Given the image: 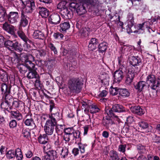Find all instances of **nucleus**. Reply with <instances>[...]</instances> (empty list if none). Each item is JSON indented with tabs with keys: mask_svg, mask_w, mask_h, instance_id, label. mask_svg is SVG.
Returning <instances> with one entry per match:
<instances>
[{
	"mask_svg": "<svg viewBox=\"0 0 160 160\" xmlns=\"http://www.w3.org/2000/svg\"><path fill=\"white\" fill-rule=\"evenodd\" d=\"M68 84L72 92L78 93L81 90L83 83L79 78H72L69 80Z\"/></svg>",
	"mask_w": 160,
	"mask_h": 160,
	"instance_id": "1",
	"label": "nucleus"
},
{
	"mask_svg": "<svg viewBox=\"0 0 160 160\" xmlns=\"http://www.w3.org/2000/svg\"><path fill=\"white\" fill-rule=\"evenodd\" d=\"M146 82L148 88L156 90L160 88V79L157 78L156 76L153 74H150L148 75L146 78Z\"/></svg>",
	"mask_w": 160,
	"mask_h": 160,
	"instance_id": "2",
	"label": "nucleus"
},
{
	"mask_svg": "<svg viewBox=\"0 0 160 160\" xmlns=\"http://www.w3.org/2000/svg\"><path fill=\"white\" fill-rule=\"evenodd\" d=\"M69 6L70 9L71 10H75L79 15H83L87 12L86 8V4L83 2L78 3L71 2L69 3Z\"/></svg>",
	"mask_w": 160,
	"mask_h": 160,
	"instance_id": "3",
	"label": "nucleus"
},
{
	"mask_svg": "<svg viewBox=\"0 0 160 160\" xmlns=\"http://www.w3.org/2000/svg\"><path fill=\"white\" fill-rule=\"evenodd\" d=\"M33 66L32 65V66H31L30 68L28 67L29 70L27 77L28 79H35V85L37 87H40L41 85L40 77L36 71L37 68H35V65L34 63L33 64Z\"/></svg>",
	"mask_w": 160,
	"mask_h": 160,
	"instance_id": "4",
	"label": "nucleus"
},
{
	"mask_svg": "<svg viewBox=\"0 0 160 160\" xmlns=\"http://www.w3.org/2000/svg\"><path fill=\"white\" fill-rule=\"evenodd\" d=\"M4 45L9 50H13L21 52L23 50L22 45L16 40H5L4 42Z\"/></svg>",
	"mask_w": 160,
	"mask_h": 160,
	"instance_id": "5",
	"label": "nucleus"
},
{
	"mask_svg": "<svg viewBox=\"0 0 160 160\" xmlns=\"http://www.w3.org/2000/svg\"><path fill=\"white\" fill-rule=\"evenodd\" d=\"M20 60L24 64H26L28 67L30 68L33 66L32 62L35 61L34 57L31 54L28 55L25 53H22L20 55Z\"/></svg>",
	"mask_w": 160,
	"mask_h": 160,
	"instance_id": "6",
	"label": "nucleus"
},
{
	"mask_svg": "<svg viewBox=\"0 0 160 160\" xmlns=\"http://www.w3.org/2000/svg\"><path fill=\"white\" fill-rule=\"evenodd\" d=\"M126 112L125 108L122 105L119 104H115L113 105L111 110H109L108 114L111 117L118 118V116L115 115L114 112Z\"/></svg>",
	"mask_w": 160,
	"mask_h": 160,
	"instance_id": "7",
	"label": "nucleus"
},
{
	"mask_svg": "<svg viewBox=\"0 0 160 160\" xmlns=\"http://www.w3.org/2000/svg\"><path fill=\"white\" fill-rule=\"evenodd\" d=\"M140 71V68H137L134 70L133 69L129 68L128 69V75L125 80V82L127 85L130 84L132 82L135 76Z\"/></svg>",
	"mask_w": 160,
	"mask_h": 160,
	"instance_id": "8",
	"label": "nucleus"
},
{
	"mask_svg": "<svg viewBox=\"0 0 160 160\" xmlns=\"http://www.w3.org/2000/svg\"><path fill=\"white\" fill-rule=\"evenodd\" d=\"M56 125V123L47 120L44 126V130L46 134L48 135H52L55 130Z\"/></svg>",
	"mask_w": 160,
	"mask_h": 160,
	"instance_id": "9",
	"label": "nucleus"
},
{
	"mask_svg": "<svg viewBox=\"0 0 160 160\" xmlns=\"http://www.w3.org/2000/svg\"><path fill=\"white\" fill-rule=\"evenodd\" d=\"M22 3L25 5V12L27 13L31 12L36 8L35 2L33 0H20Z\"/></svg>",
	"mask_w": 160,
	"mask_h": 160,
	"instance_id": "10",
	"label": "nucleus"
},
{
	"mask_svg": "<svg viewBox=\"0 0 160 160\" xmlns=\"http://www.w3.org/2000/svg\"><path fill=\"white\" fill-rule=\"evenodd\" d=\"M4 101L1 103V107L2 108L9 111V109H12V104L13 100L12 96L8 98H4Z\"/></svg>",
	"mask_w": 160,
	"mask_h": 160,
	"instance_id": "11",
	"label": "nucleus"
},
{
	"mask_svg": "<svg viewBox=\"0 0 160 160\" xmlns=\"http://www.w3.org/2000/svg\"><path fill=\"white\" fill-rule=\"evenodd\" d=\"M131 54L129 57V62L130 64L133 66L134 68H132L135 70V69L138 68L136 67L141 65L142 63V60L140 57L138 56H135Z\"/></svg>",
	"mask_w": 160,
	"mask_h": 160,
	"instance_id": "12",
	"label": "nucleus"
},
{
	"mask_svg": "<svg viewBox=\"0 0 160 160\" xmlns=\"http://www.w3.org/2000/svg\"><path fill=\"white\" fill-rule=\"evenodd\" d=\"M11 86H8L5 83H3L1 85V91L2 94H3L2 98H8L12 96L10 95Z\"/></svg>",
	"mask_w": 160,
	"mask_h": 160,
	"instance_id": "13",
	"label": "nucleus"
},
{
	"mask_svg": "<svg viewBox=\"0 0 160 160\" xmlns=\"http://www.w3.org/2000/svg\"><path fill=\"white\" fill-rule=\"evenodd\" d=\"M19 14L18 12H11L7 15L8 21L11 24L17 22Z\"/></svg>",
	"mask_w": 160,
	"mask_h": 160,
	"instance_id": "14",
	"label": "nucleus"
},
{
	"mask_svg": "<svg viewBox=\"0 0 160 160\" xmlns=\"http://www.w3.org/2000/svg\"><path fill=\"white\" fill-rule=\"evenodd\" d=\"M48 21L51 24L57 25L60 22L61 19L58 14L54 13L50 15L48 18Z\"/></svg>",
	"mask_w": 160,
	"mask_h": 160,
	"instance_id": "15",
	"label": "nucleus"
},
{
	"mask_svg": "<svg viewBox=\"0 0 160 160\" xmlns=\"http://www.w3.org/2000/svg\"><path fill=\"white\" fill-rule=\"evenodd\" d=\"M32 114L31 113H28L25 116L26 119L24 121V123L28 126L34 128L36 127L33 119L32 118Z\"/></svg>",
	"mask_w": 160,
	"mask_h": 160,
	"instance_id": "16",
	"label": "nucleus"
},
{
	"mask_svg": "<svg viewBox=\"0 0 160 160\" xmlns=\"http://www.w3.org/2000/svg\"><path fill=\"white\" fill-rule=\"evenodd\" d=\"M124 76V73L122 70H116L113 75L114 82L119 83L122 80Z\"/></svg>",
	"mask_w": 160,
	"mask_h": 160,
	"instance_id": "17",
	"label": "nucleus"
},
{
	"mask_svg": "<svg viewBox=\"0 0 160 160\" xmlns=\"http://www.w3.org/2000/svg\"><path fill=\"white\" fill-rule=\"evenodd\" d=\"M58 148L57 150V151L60 150L61 151L60 153L61 156L60 159L61 160H66V158L68 157V149L66 147H62L59 146V147H57Z\"/></svg>",
	"mask_w": 160,
	"mask_h": 160,
	"instance_id": "18",
	"label": "nucleus"
},
{
	"mask_svg": "<svg viewBox=\"0 0 160 160\" xmlns=\"http://www.w3.org/2000/svg\"><path fill=\"white\" fill-rule=\"evenodd\" d=\"M3 28L4 30L7 31L10 34L13 35L14 37H17V35L15 34L14 32L15 28L14 26L6 22L3 24Z\"/></svg>",
	"mask_w": 160,
	"mask_h": 160,
	"instance_id": "19",
	"label": "nucleus"
},
{
	"mask_svg": "<svg viewBox=\"0 0 160 160\" xmlns=\"http://www.w3.org/2000/svg\"><path fill=\"white\" fill-rule=\"evenodd\" d=\"M28 17L24 12H22L20 17V26L21 27H25L28 25Z\"/></svg>",
	"mask_w": 160,
	"mask_h": 160,
	"instance_id": "20",
	"label": "nucleus"
},
{
	"mask_svg": "<svg viewBox=\"0 0 160 160\" xmlns=\"http://www.w3.org/2000/svg\"><path fill=\"white\" fill-rule=\"evenodd\" d=\"M130 109L132 113L139 115H142L144 113V110L139 106H132Z\"/></svg>",
	"mask_w": 160,
	"mask_h": 160,
	"instance_id": "21",
	"label": "nucleus"
},
{
	"mask_svg": "<svg viewBox=\"0 0 160 160\" xmlns=\"http://www.w3.org/2000/svg\"><path fill=\"white\" fill-rule=\"evenodd\" d=\"M37 9L40 15L43 18H46L49 15V11L46 8L39 7L37 8Z\"/></svg>",
	"mask_w": 160,
	"mask_h": 160,
	"instance_id": "22",
	"label": "nucleus"
},
{
	"mask_svg": "<svg viewBox=\"0 0 160 160\" xmlns=\"http://www.w3.org/2000/svg\"><path fill=\"white\" fill-rule=\"evenodd\" d=\"M18 34L21 39L24 42V45L28 46V43H31L32 41L26 36L23 32L21 30L18 31Z\"/></svg>",
	"mask_w": 160,
	"mask_h": 160,
	"instance_id": "23",
	"label": "nucleus"
},
{
	"mask_svg": "<svg viewBox=\"0 0 160 160\" xmlns=\"http://www.w3.org/2000/svg\"><path fill=\"white\" fill-rule=\"evenodd\" d=\"M146 83L145 81H140L134 85V88L138 92H141L145 88H146Z\"/></svg>",
	"mask_w": 160,
	"mask_h": 160,
	"instance_id": "24",
	"label": "nucleus"
},
{
	"mask_svg": "<svg viewBox=\"0 0 160 160\" xmlns=\"http://www.w3.org/2000/svg\"><path fill=\"white\" fill-rule=\"evenodd\" d=\"M71 12L69 11L67 8L60 10V13L62 17L65 19H70L72 17Z\"/></svg>",
	"mask_w": 160,
	"mask_h": 160,
	"instance_id": "25",
	"label": "nucleus"
},
{
	"mask_svg": "<svg viewBox=\"0 0 160 160\" xmlns=\"http://www.w3.org/2000/svg\"><path fill=\"white\" fill-rule=\"evenodd\" d=\"M114 124V122L110 118H103L102 121V124L107 128H108Z\"/></svg>",
	"mask_w": 160,
	"mask_h": 160,
	"instance_id": "26",
	"label": "nucleus"
},
{
	"mask_svg": "<svg viewBox=\"0 0 160 160\" xmlns=\"http://www.w3.org/2000/svg\"><path fill=\"white\" fill-rule=\"evenodd\" d=\"M99 78L102 83L105 85L109 84L110 77L108 74L106 73L101 74L99 76Z\"/></svg>",
	"mask_w": 160,
	"mask_h": 160,
	"instance_id": "27",
	"label": "nucleus"
},
{
	"mask_svg": "<svg viewBox=\"0 0 160 160\" xmlns=\"http://www.w3.org/2000/svg\"><path fill=\"white\" fill-rule=\"evenodd\" d=\"M146 22H144L141 24H138L136 26L137 30L133 32L134 33H137L138 34L143 33L144 32L145 28L144 25H145Z\"/></svg>",
	"mask_w": 160,
	"mask_h": 160,
	"instance_id": "28",
	"label": "nucleus"
},
{
	"mask_svg": "<svg viewBox=\"0 0 160 160\" xmlns=\"http://www.w3.org/2000/svg\"><path fill=\"white\" fill-rule=\"evenodd\" d=\"M10 113L13 118L16 119L18 121L22 119V115L18 111H11Z\"/></svg>",
	"mask_w": 160,
	"mask_h": 160,
	"instance_id": "29",
	"label": "nucleus"
},
{
	"mask_svg": "<svg viewBox=\"0 0 160 160\" xmlns=\"http://www.w3.org/2000/svg\"><path fill=\"white\" fill-rule=\"evenodd\" d=\"M46 134H40L38 138L39 142L42 144H45L48 142V138Z\"/></svg>",
	"mask_w": 160,
	"mask_h": 160,
	"instance_id": "30",
	"label": "nucleus"
},
{
	"mask_svg": "<svg viewBox=\"0 0 160 160\" xmlns=\"http://www.w3.org/2000/svg\"><path fill=\"white\" fill-rule=\"evenodd\" d=\"M60 119V114L59 112H57L55 113L52 114L51 115H49L48 120L56 124L57 123L56 120H59Z\"/></svg>",
	"mask_w": 160,
	"mask_h": 160,
	"instance_id": "31",
	"label": "nucleus"
},
{
	"mask_svg": "<svg viewBox=\"0 0 160 160\" xmlns=\"http://www.w3.org/2000/svg\"><path fill=\"white\" fill-rule=\"evenodd\" d=\"M21 135L24 138L29 140L31 138V130L28 128H23Z\"/></svg>",
	"mask_w": 160,
	"mask_h": 160,
	"instance_id": "32",
	"label": "nucleus"
},
{
	"mask_svg": "<svg viewBox=\"0 0 160 160\" xmlns=\"http://www.w3.org/2000/svg\"><path fill=\"white\" fill-rule=\"evenodd\" d=\"M33 37L35 39H43L44 38V35L43 33L38 30L35 31L33 33Z\"/></svg>",
	"mask_w": 160,
	"mask_h": 160,
	"instance_id": "33",
	"label": "nucleus"
},
{
	"mask_svg": "<svg viewBox=\"0 0 160 160\" xmlns=\"http://www.w3.org/2000/svg\"><path fill=\"white\" fill-rule=\"evenodd\" d=\"M119 95L124 98L128 97L130 96V92L127 89L119 88Z\"/></svg>",
	"mask_w": 160,
	"mask_h": 160,
	"instance_id": "34",
	"label": "nucleus"
},
{
	"mask_svg": "<svg viewBox=\"0 0 160 160\" xmlns=\"http://www.w3.org/2000/svg\"><path fill=\"white\" fill-rule=\"evenodd\" d=\"M60 31L61 32H66L70 28V25L69 22H64L60 24Z\"/></svg>",
	"mask_w": 160,
	"mask_h": 160,
	"instance_id": "35",
	"label": "nucleus"
},
{
	"mask_svg": "<svg viewBox=\"0 0 160 160\" xmlns=\"http://www.w3.org/2000/svg\"><path fill=\"white\" fill-rule=\"evenodd\" d=\"M98 48L99 52L102 53L107 49L108 44L105 42H103L99 44Z\"/></svg>",
	"mask_w": 160,
	"mask_h": 160,
	"instance_id": "36",
	"label": "nucleus"
},
{
	"mask_svg": "<svg viewBox=\"0 0 160 160\" xmlns=\"http://www.w3.org/2000/svg\"><path fill=\"white\" fill-rule=\"evenodd\" d=\"M129 16L131 17V21L128 22V24L127 25V27L126 28L127 32L128 34H130L132 32L131 28L133 25V24L132 22V19L133 18V15L132 14H129Z\"/></svg>",
	"mask_w": 160,
	"mask_h": 160,
	"instance_id": "37",
	"label": "nucleus"
},
{
	"mask_svg": "<svg viewBox=\"0 0 160 160\" xmlns=\"http://www.w3.org/2000/svg\"><path fill=\"white\" fill-rule=\"evenodd\" d=\"M47 154L51 160H55L58 157L56 151L53 150H51L48 151Z\"/></svg>",
	"mask_w": 160,
	"mask_h": 160,
	"instance_id": "38",
	"label": "nucleus"
},
{
	"mask_svg": "<svg viewBox=\"0 0 160 160\" xmlns=\"http://www.w3.org/2000/svg\"><path fill=\"white\" fill-rule=\"evenodd\" d=\"M17 67L19 70L20 73H25L27 72V69L29 70V68L26 65V64L23 63L22 64H18L17 65Z\"/></svg>",
	"mask_w": 160,
	"mask_h": 160,
	"instance_id": "39",
	"label": "nucleus"
},
{
	"mask_svg": "<svg viewBox=\"0 0 160 160\" xmlns=\"http://www.w3.org/2000/svg\"><path fill=\"white\" fill-rule=\"evenodd\" d=\"M110 160H119L118 154L116 151L111 150L109 152Z\"/></svg>",
	"mask_w": 160,
	"mask_h": 160,
	"instance_id": "40",
	"label": "nucleus"
},
{
	"mask_svg": "<svg viewBox=\"0 0 160 160\" xmlns=\"http://www.w3.org/2000/svg\"><path fill=\"white\" fill-rule=\"evenodd\" d=\"M0 78L1 80L3 82H7L8 81L7 74L4 71L0 70Z\"/></svg>",
	"mask_w": 160,
	"mask_h": 160,
	"instance_id": "41",
	"label": "nucleus"
},
{
	"mask_svg": "<svg viewBox=\"0 0 160 160\" xmlns=\"http://www.w3.org/2000/svg\"><path fill=\"white\" fill-rule=\"evenodd\" d=\"M90 31V29L88 28H82L80 30V32L81 35L84 37L88 36L89 34Z\"/></svg>",
	"mask_w": 160,
	"mask_h": 160,
	"instance_id": "42",
	"label": "nucleus"
},
{
	"mask_svg": "<svg viewBox=\"0 0 160 160\" xmlns=\"http://www.w3.org/2000/svg\"><path fill=\"white\" fill-rule=\"evenodd\" d=\"M64 131V134L63 135L62 138L63 140L65 139L67 136H68L74 132V129L73 128H67L63 129Z\"/></svg>",
	"mask_w": 160,
	"mask_h": 160,
	"instance_id": "43",
	"label": "nucleus"
},
{
	"mask_svg": "<svg viewBox=\"0 0 160 160\" xmlns=\"http://www.w3.org/2000/svg\"><path fill=\"white\" fill-rule=\"evenodd\" d=\"M15 157H16L18 160H22L23 158V155L22 153L21 150L18 148L15 151Z\"/></svg>",
	"mask_w": 160,
	"mask_h": 160,
	"instance_id": "44",
	"label": "nucleus"
},
{
	"mask_svg": "<svg viewBox=\"0 0 160 160\" xmlns=\"http://www.w3.org/2000/svg\"><path fill=\"white\" fill-rule=\"evenodd\" d=\"M138 125L140 128L143 129H146L149 127L148 124L144 120H141L138 123Z\"/></svg>",
	"mask_w": 160,
	"mask_h": 160,
	"instance_id": "45",
	"label": "nucleus"
},
{
	"mask_svg": "<svg viewBox=\"0 0 160 160\" xmlns=\"http://www.w3.org/2000/svg\"><path fill=\"white\" fill-rule=\"evenodd\" d=\"M7 15L5 10H3L2 11L0 12V22H2L4 21L7 18Z\"/></svg>",
	"mask_w": 160,
	"mask_h": 160,
	"instance_id": "46",
	"label": "nucleus"
},
{
	"mask_svg": "<svg viewBox=\"0 0 160 160\" xmlns=\"http://www.w3.org/2000/svg\"><path fill=\"white\" fill-rule=\"evenodd\" d=\"M67 2L65 1H62L60 2L57 6V8L61 10L67 8L66 6Z\"/></svg>",
	"mask_w": 160,
	"mask_h": 160,
	"instance_id": "47",
	"label": "nucleus"
},
{
	"mask_svg": "<svg viewBox=\"0 0 160 160\" xmlns=\"http://www.w3.org/2000/svg\"><path fill=\"white\" fill-rule=\"evenodd\" d=\"M90 112L91 113H94L98 112L99 109L98 107L93 105H91L89 107Z\"/></svg>",
	"mask_w": 160,
	"mask_h": 160,
	"instance_id": "48",
	"label": "nucleus"
},
{
	"mask_svg": "<svg viewBox=\"0 0 160 160\" xmlns=\"http://www.w3.org/2000/svg\"><path fill=\"white\" fill-rule=\"evenodd\" d=\"M52 139L54 141V144L56 147H59L60 144L59 141V137L58 136H56L55 134L53 135L52 137Z\"/></svg>",
	"mask_w": 160,
	"mask_h": 160,
	"instance_id": "49",
	"label": "nucleus"
},
{
	"mask_svg": "<svg viewBox=\"0 0 160 160\" xmlns=\"http://www.w3.org/2000/svg\"><path fill=\"white\" fill-rule=\"evenodd\" d=\"M119 88L117 87L113 88L112 86L110 89V92L112 95H117L118 93H119Z\"/></svg>",
	"mask_w": 160,
	"mask_h": 160,
	"instance_id": "50",
	"label": "nucleus"
},
{
	"mask_svg": "<svg viewBox=\"0 0 160 160\" xmlns=\"http://www.w3.org/2000/svg\"><path fill=\"white\" fill-rule=\"evenodd\" d=\"M63 125H62L58 124L57 123L55 125V129L56 132L58 134H60L63 130Z\"/></svg>",
	"mask_w": 160,
	"mask_h": 160,
	"instance_id": "51",
	"label": "nucleus"
},
{
	"mask_svg": "<svg viewBox=\"0 0 160 160\" xmlns=\"http://www.w3.org/2000/svg\"><path fill=\"white\" fill-rule=\"evenodd\" d=\"M15 151L10 150L6 153V157L8 159H12L15 157Z\"/></svg>",
	"mask_w": 160,
	"mask_h": 160,
	"instance_id": "52",
	"label": "nucleus"
},
{
	"mask_svg": "<svg viewBox=\"0 0 160 160\" xmlns=\"http://www.w3.org/2000/svg\"><path fill=\"white\" fill-rule=\"evenodd\" d=\"M118 64L119 65V67L122 66L124 67L125 65V59L123 58L122 56L121 55L118 58Z\"/></svg>",
	"mask_w": 160,
	"mask_h": 160,
	"instance_id": "53",
	"label": "nucleus"
},
{
	"mask_svg": "<svg viewBox=\"0 0 160 160\" xmlns=\"http://www.w3.org/2000/svg\"><path fill=\"white\" fill-rule=\"evenodd\" d=\"M47 53L46 50L43 49H41L35 52V54H39L41 57H45Z\"/></svg>",
	"mask_w": 160,
	"mask_h": 160,
	"instance_id": "54",
	"label": "nucleus"
},
{
	"mask_svg": "<svg viewBox=\"0 0 160 160\" xmlns=\"http://www.w3.org/2000/svg\"><path fill=\"white\" fill-rule=\"evenodd\" d=\"M48 47L52 51L54 52L55 54H57V50L53 44L51 43H49L48 44Z\"/></svg>",
	"mask_w": 160,
	"mask_h": 160,
	"instance_id": "55",
	"label": "nucleus"
},
{
	"mask_svg": "<svg viewBox=\"0 0 160 160\" xmlns=\"http://www.w3.org/2000/svg\"><path fill=\"white\" fill-rule=\"evenodd\" d=\"M74 137V135L73 133H71L68 136H67L65 138L63 139L67 142H68L70 140H73L75 139Z\"/></svg>",
	"mask_w": 160,
	"mask_h": 160,
	"instance_id": "56",
	"label": "nucleus"
},
{
	"mask_svg": "<svg viewBox=\"0 0 160 160\" xmlns=\"http://www.w3.org/2000/svg\"><path fill=\"white\" fill-rule=\"evenodd\" d=\"M127 145L126 144L120 145L119 146L118 150L122 153H124L125 151V149L126 148Z\"/></svg>",
	"mask_w": 160,
	"mask_h": 160,
	"instance_id": "57",
	"label": "nucleus"
},
{
	"mask_svg": "<svg viewBox=\"0 0 160 160\" xmlns=\"http://www.w3.org/2000/svg\"><path fill=\"white\" fill-rule=\"evenodd\" d=\"M72 133L74 135L73 137L75 138V140L80 138V132L79 131L74 130V132H73Z\"/></svg>",
	"mask_w": 160,
	"mask_h": 160,
	"instance_id": "58",
	"label": "nucleus"
},
{
	"mask_svg": "<svg viewBox=\"0 0 160 160\" xmlns=\"http://www.w3.org/2000/svg\"><path fill=\"white\" fill-rule=\"evenodd\" d=\"M78 145L81 153H84L85 151V148L86 146L84 144H82L81 143H79Z\"/></svg>",
	"mask_w": 160,
	"mask_h": 160,
	"instance_id": "59",
	"label": "nucleus"
},
{
	"mask_svg": "<svg viewBox=\"0 0 160 160\" xmlns=\"http://www.w3.org/2000/svg\"><path fill=\"white\" fill-rule=\"evenodd\" d=\"M53 36L54 38L56 39L62 38L63 37V35L59 32L54 33Z\"/></svg>",
	"mask_w": 160,
	"mask_h": 160,
	"instance_id": "60",
	"label": "nucleus"
},
{
	"mask_svg": "<svg viewBox=\"0 0 160 160\" xmlns=\"http://www.w3.org/2000/svg\"><path fill=\"white\" fill-rule=\"evenodd\" d=\"M137 149L140 153H143L145 151V147L142 145H138L137 146Z\"/></svg>",
	"mask_w": 160,
	"mask_h": 160,
	"instance_id": "61",
	"label": "nucleus"
},
{
	"mask_svg": "<svg viewBox=\"0 0 160 160\" xmlns=\"http://www.w3.org/2000/svg\"><path fill=\"white\" fill-rule=\"evenodd\" d=\"M86 5H91V6H95L96 4V1L95 0H87L86 1Z\"/></svg>",
	"mask_w": 160,
	"mask_h": 160,
	"instance_id": "62",
	"label": "nucleus"
},
{
	"mask_svg": "<svg viewBox=\"0 0 160 160\" xmlns=\"http://www.w3.org/2000/svg\"><path fill=\"white\" fill-rule=\"evenodd\" d=\"M89 43L92 44L94 45L97 46V45L98 43V40L95 38H92L91 39Z\"/></svg>",
	"mask_w": 160,
	"mask_h": 160,
	"instance_id": "63",
	"label": "nucleus"
},
{
	"mask_svg": "<svg viewBox=\"0 0 160 160\" xmlns=\"http://www.w3.org/2000/svg\"><path fill=\"white\" fill-rule=\"evenodd\" d=\"M17 123L15 120H12L10 121L9 123V125L10 128H13L17 126Z\"/></svg>",
	"mask_w": 160,
	"mask_h": 160,
	"instance_id": "64",
	"label": "nucleus"
}]
</instances>
